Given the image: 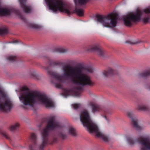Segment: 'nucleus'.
<instances>
[{
    "mask_svg": "<svg viewBox=\"0 0 150 150\" xmlns=\"http://www.w3.org/2000/svg\"><path fill=\"white\" fill-rule=\"evenodd\" d=\"M18 41L17 40H16L13 41V43H18Z\"/></svg>",
    "mask_w": 150,
    "mask_h": 150,
    "instance_id": "33",
    "label": "nucleus"
},
{
    "mask_svg": "<svg viewBox=\"0 0 150 150\" xmlns=\"http://www.w3.org/2000/svg\"><path fill=\"white\" fill-rule=\"evenodd\" d=\"M7 59L10 62H13L16 60L17 57L15 56H10L7 58Z\"/></svg>",
    "mask_w": 150,
    "mask_h": 150,
    "instance_id": "23",
    "label": "nucleus"
},
{
    "mask_svg": "<svg viewBox=\"0 0 150 150\" xmlns=\"http://www.w3.org/2000/svg\"><path fill=\"white\" fill-rule=\"evenodd\" d=\"M32 75L33 78H36L37 77V75L35 73L32 74Z\"/></svg>",
    "mask_w": 150,
    "mask_h": 150,
    "instance_id": "32",
    "label": "nucleus"
},
{
    "mask_svg": "<svg viewBox=\"0 0 150 150\" xmlns=\"http://www.w3.org/2000/svg\"><path fill=\"white\" fill-rule=\"evenodd\" d=\"M126 42L131 44H135L138 43V42L137 41L134 42H132V41H127Z\"/></svg>",
    "mask_w": 150,
    "mask_h": 150,
    "instance_id": "29",
    "label": "nucleus"
},
{
    "mask_svg": "<svg viewBox=\"0 0 150 150\" xmlns=\"http://www.w3.org/2000/svg\"><path fill=\"white\" fill-rule=\"evenodd\" d=\"M69 133L73 136H75L76 135V131L74 128L72 127H70L68 129Z\"/></svg>",
    "mask_w": 150,
    "mask_h": 150,
    "instance_id": "18",
    "label": "nucleus"
},
{
    "mask_svg": "<svg viewBox=\"0 0 150 150\" xmlns=\"http://www.w3.org/2000/svg\"><path fill=\"white\" fill-rule=\"evenodd\" d=\"M63 127V125L61 122L55 120V117L50 116L48 120L46 127L41 132L42 139V142L37 144V135L34 133H32L30 136V139L33 144L29 146L30 150H44V148L48 144H53L57 143L58 137L62 139H65L67 137V135L62 132L58 134L54 133L52 135V139L50 140L49 137L50 130H53L57 129H60Z\"/></svg>",
    "mask_w": 150,
    "mask_h": 150,
    "instance_id": "2",
    "label": "nucleus"
},
{
    "mask_svg": "<svg viewBox=\"0 0 150 150\" xmlns=\"http://www.w3.org/2000/svg\"><path fill=\"white\" fill-rule=\"evenodd\" d=\"M68 50L62 47H58L55 48L54 52L60 53H64L67 52Z\"/></svg>",
    "mask_w": 150,
    "mask_h": 150,
    "instance_id": "20",
    "label": "nucleus"
},
{
    "mask_svg": "<svg viewBox=\"0 0 150 150\" xmlns=\"http://www.w3.org/2000/svg\"><path fill=\"white\" fill-rule=\"evenodd\" d=\"M41 125H39V127H41Z\"/></svg>",
    "mask_w": 150,
    "mask_h": 150,
    "instance_id": "35",
    "label": "nucleus"
},
{
    "mask_svg": "<svg viewBox=\"0 0 150 150\" xmlns=\"http://www.w3.org/2000/svg\"><path fill=\"white\" fill-rule=\"evenodd\" d=\"M1 97H5V95L3 93V92L2 91L1 89Z\"/></svg>",
    "mask_w": 150,
    "mask_h": 150,
    "instance_id": "30",
    "label": "nucleus"
},
{
    "mask_svg": "<svg viewBox=\"0 0 150 150\" xmlns=\"http://www.w3.org/2000/svg\"><path fill=\"white\" fill-rule=\"evenodd\" d=\"M75 11L76 13L79 16H83L84 11L83 9L80 8H76Z\"/></svg>",
    "mask_w": 150,
    "mask_h": 150,
    "instance_id": "21",
    "label": "nucleus"
},
{
    "mask_svg": "<svg viewBox=\"0 0 150 150\" xmlns=\"http://www.w3.org/2000/svg\"><path fill=\"white\" fill-rule=\"evenodd\" d=\"M115 74V71L110 68H108L106 70L103 72V74L105 77H108Z\"/></svg>",
    "mask_w": 150,
    "mask_h": 150,
    "instance_id": "15",
    "label": "nucleus"
},
{
    "mask_svg": "<svg viewBox=\"0 0 150 150\" xmlns=\"http://www.w3.org/2000/svg\"><path fill=\"white\" fill-rule=\"evenodd\" d=\"M146 88L150 90V86H147Z\"/></svg>",
    "mask_w": 150,
    "mask_h": 150,
    "instance_id": "34",
    "label": "nucleus"
},
{
    "mask_svg": "<svg viewBox=\"0 0 150 150\" xmlns=\"http://www.w3.org/2000/svg\"><path fill=\"white\" fill-rule=\"evenodd\" d=\"M150 14V7L144 9L143 11L138 10L135 13H132L127 15L123 18L125 24L127 26L130 27L133 22L139 21L141 17L144 14Z\"/></svg>",
    "mask_w": 150,
    "mask_h": 150,
    "instance_id": "7",
    "label": "nucleus"
},
{
    "mask_svg": "<svg viewBox=\"0 0 150 150\" xmlns=\"http://www.w3.org/2000/svg\"><path fill=\"white\" fill-rule=\"evenodd\" d=\"M88 51H95L97 54L100 57H103L104 54V51L98 45H94L90 47L87 50Z\"/></svg>",
    "mask_w": 150,
    "mask_h": 150,
    "instance_id": "13",
    "label": "nucleus"
},
{
    "mask_svg": "<svg viewBox=\"0 0 150 150\" xmlns=\"http://www.w3.org/2000/svg\"><path fill=\"white\" fill-rule=\"evenodd\" d=\"M20 127V124L18 123H16L10 126L9 129L12 132H14L17 130Z\"/></svg>",
    "mask_w": 150,
    "mask_h": 150,
    "instance_id": "16",
    "label": "nucleus"
},
{
    "mask_svg": "<svg viewBox=\"0 0 150 150\" xmlns=\"http://www.w3.org/2000/svg\"><path fill=\"white\" fill-rule=\"evenodd\" d=\"M49 8L54 12L58 10L64 12L69 15L72 12L70 6L66 4L63 0H45Z\"/></svg>",
    "mask_w": 150,
    "mask_h": 150,
    "instance_id": "5",
    "label": "nucleus"
},
{
    "mask_svg": "<svg viewBox=\"0 0 150 150\" xmlns=\"http://www.w3.org/2000/svg\"><path fill=\"white\" fill-rule=\"evenodd\" d=\"M90 0H74V2L76 4L78 3L80 5H84L86 4Z\"/></svg>",
    "mask_w": 150,
    "mask_h": 150,
    "instance_id": "22",
    "label": "nucleus"
},
{
    "mask_svg": "<svg viewBox=\"0 0 150 150\" xmlns=\"http://www.w3.org/2000/svg\"><path fill=\"white\" fill-rule=\"evenodd\" d=\"M32 27L33 28L39 29L40 28V26L34 24L33 25Z\"/></svg>",
    "mask_w": 150,
    "mask_h": 150,
    "instance_id": "31",
    "label": "nucleus"
},
{
    "mask_svg": "<svg viewBox=\"0 0 150 150\" xmlns=\"http://www.w3.org/2000/svg\"><path fill=\"white\" fill-rule=\"evenodd\" d=\"M90 105L92 107V112L93 113L102 111L104 113V114L102 116L107 120L106 116L108 113V111L107 110L102 108L100 105L96 103H91Z\"/></svg>",
    "mask_w": 150,
    "mask_h": 150,
    "instance_id": "11",
    "label": "nucleus"
},
{
    "mask_svg": "<svg viewBox=\"0 0 150 150\" xmlns=\"http://www.w3.org/2000/svg\"><path fill=\"white\" fill-rule=\"evenodd\" d=\"M86 70L88 72L92 73L93 71V68L91 67H88L86 69Z\"/></svg>",
    "mask_w": 150,
    "mask_h": 150,
    "instance_id": "28",
    "label": "nucleus"
},
{
    "mask_svg": "<svg viewBox=\"0 0 150 150\" xmlns=\"http://www.w3.org/2000/svg\"><path fill=\"white\" fill-rule=\"evenodd\" d=\"M13 103L12 101L9 98L6 99L2 102L1 101V111L5 112H10L13 108Z\"/></svg>",
    "mask_w": 150,
    "mask_h": 150,
    "instance_id": "10",
    "label": "nucleus"
},
{
    "mask_svg": "<svg viewBox=\"0 0 150 150\" xmlns=\"http://www.w3.org/2000/svg\"><path fill=\"white\" fill-rule=\"evenodd\" d=\"M137 109L141 110L147 111L148 109V107L143 104H141L138 106Z\"/></svg>",
    "mask_w": 150,
    "mask_h": 150,
    "instance_id": "19",
    "label": "nucleus"
},
{
    "mask_svg": "<svg viewBox=\"0 0 150 150\" xmlns=\"http://www.w3.org/2000/svg\"><path fill=\"white\" fill-rule=\"evenodd\" d=\"M48 60L50 65L45 67V69L51 76V82L56 87L61 88L62 86L61 83H64L66 79H70L74 84L82 86L73 87L71 90H66L64 95L68 96L70 93H72L75 96H79L84 90L83 86H91L94 85V83L91 81L90 77L83 73V67H73L68 65H64L62 68L64 74L63 75H60L56 71L50 70V67L51 66H60L63 63L59 61H51Z\"/></svg>",
    "mask_w": 150,
    "mask_h": 150,
    "instance_id": "1",
    "label": "nucleus"
},
{
    "mask_svg": "<svg viewBox=\"0 0 150 150\" xmlns=\"http://www.w3.org/2000/svg\"><path fill=\"white\" fill-rule=\"evenodd\" d=\"M118 14L112 12L107 16L97 15L96 17L97 21L101 23L104 27H113L116 26Z\"/></svg>",
    "mask_w": 150,
    "mask_h": 150,
    "instance_id": "6",
    "label": "nucleus"
},
{
    "mask_svg": "<svg viewBox=\"0 0 150 150\" xmlns=\"http://www.w3.org/2000/svg\"><path fill=\"white\" fill-rule=\"evenodd\" d=\"M150 19V16L147 15L143 19V21L144 23H146L148 22L149 20Z\"/></svg>",
    "mask_w": 150,
    "mask_h": 150,
    "instance_id": "25",
    "label": "nucleus"
},
{
    "mask_svg": "<svg viewBox=\"0 0 150 150\" xmlns=\"http://www.w3.org/2000/svg\"><path fill=\"white\" fill-rule=\"evenodd\" d=\"M27 0H18L21 7L26 13H30L32 10L31 6L26 4Z\"/></svg>",
    "mask_w": 150,
    "mask_h": 150,
    "instance_id": "14",
    "label": "nucleus"
},
{
    "mask_svg": "<svg viewBox=\"0 0 150 150\" xmlns=\"http://www.w3.org/2000/svg\"><path fill=\"white\" fill-rule=\"evenodd\" d=\"M1 136L2 135L6 139H9V137L7 133L5 132H4L1 130Z\"/></svg>",
    "mask_w": 150,
    "mask_h": 150,
    "instance_id": "26",
    "label": "nucleus"
},
{
    "mask_svg": "<svg viewBox=\"0 0 150 150\" xmlns=\"http://www.w3.org/2000/svg\"><path fill=\"white\" fill-rule=\"evenodd\" d=\"M14 13L17 15L21 20L25 21V18L18 10L13 8L9 9L3 8L1 6V16L10 15L12 13Z\"/></svg>",
    "mask_w": 150,
    "mask_h": 150,
    "instance_id": "9",
    "label": "nucleus"
},
{
    "mask_svg": "<svg viewBox=\"0 0 150 150\" xmlns=\"http://www.w3.org/2000/svg\"><path fill=\"white\" fill-rule=\"evenodd\" d=\"M127 115L131 119L132 125L137 130H141L143 129V127L139 125L138 124V120L136 118L134 117V115L132 112H128Z\"/></svg>",
    "mask_w": 150,
    "mask_h": 150,
    "instance_id": "12",
    "label": "nucleus"
},
{
    "mask_svg": "<svg viewBox=\"0 0 150 150\" xmlns=\"http://www.w3.org/2000/svg\"><path fill=\"white\" fill-rule=\"evenodd\" d=\"M126 139L130 145H133L138 142L141 146V150H150V138L148 136H140L136 140L134 139L131 136H126Z\"/></svg>",
    "mask_w": 150,
    "mask_h": 150,
    "instance_id": "8",
    "label": "nucleus"
},
{
    "mask_svg": "<svg viewBox=\"0 0 150 150\" xmlns=\"http://www.w3.org/2000/svg\"><path fill=\"white\" fill-rule=\"evenodd\" d=\"M72 106L74 109H77L81 106L80 104H74L72 105Z\"/></svg>",
    "mask_w": 150,
    "mask_h": 150,
    "instance_id": "27",
    "label": "nucleus"
},
{
    "mask_svg": "<svg viewBox=\"0 0 150 150\" xmlns=\"http://www.w3.org/2000/svg\"><path fill=\"white\" fill-rule=\"evenodd\" d=\"M80 120L83 126L86 127L90 133H94L98 137L102 139L104 141L108 142V137L101 132L96 125L92 120L88 111L84 110L80 115Z\"/></svg>",
    "mask_w": 150,
    "mask_h": 150,
    "instance_id": "4",
    "label": "nucleus"
},
{
    "mask_svg": "<svg viewBox=\"0 0 150 150\" xmlns=\"http://www.w3.org/2000/svg\"><path fill=\"white\" fill-rule=\"evenodd\" d=\"M139 76L140 77L143 78H146L150 76V69L140 73L139 74Z\"/></svg>",
    "mask_w": 150,
    "mask_h": 150,
    "instance_id": "17",
    "label": "nucleus"
},
{
    "mask_svg": "<svg viewBox=\"0 0 150 150\" xmlns=\"http://www.w3.org/2000/svg\"><path fill=\"white\" fill-rule=\"evenodd\" d=\"M8 33V30L6 28H2L1 27V36L2 35L6 34Z\"/></svg>",
    "mask_w": 150,
    "mask_h": 150,
    "instance_id": "24",
    "label": "nucleus"
},
{
    "mask_svg": "<svg viewBox=\"0 0 150 150\" xmlns=\"http://www.w3.org/2000/svg\"><path fill=\"white\" fill-rule=\"evenodd\" d=\"M28 90V88L25 87H23L21 89L19 98L24 105L33 107L36 101H38L47 108L54 106L53 101L45 95L40 93H34L29 92Z\"/></svg>",
    "mask_w": 150,
    "mask_h": 150,
    "instance_id": "3",
    "label": "nucleus"
}]
</instances>
